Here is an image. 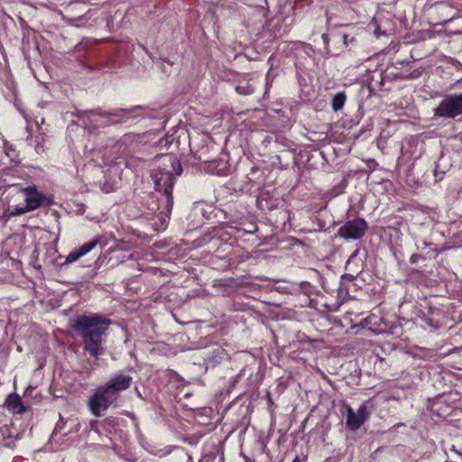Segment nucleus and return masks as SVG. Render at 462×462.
<instances>
[{"instance_id":"nucleus-1","label":"nucleus","mask_w":462,"mask_h":462,"mask_svg":"<svg viewBox=\"0 0 462 462\" xmlns=\"http://www.w3.org/2000/svg\"><path fill=\"white\" fill-rule=\"evenodd\" d=\"M110 324L109 319L97 314L81 315L75 319L72 328L81 338L85 353L96 359L105 354V336Z\"/></svg>"},{"instance_id":"nucleus-2","label":"nucleus","mask_w":462,"mask_h":462,"mask_svg":"<svg viewBox=\"0 0 462 462\" xmlns=\"http://www.w3.org/2000/svg\"><path fill=\"white\" fill-rule=\"evenodd\" d=\"M132 382V376L120 374L110 378L105 384L98 386L88 398V406L90 411L99 417L118 399L121 392L131 386Z\"/></svg>"},{"instance_id":"nucleus-3","label":"nucleus","mask_w":462,"mask_h":462,"mask_svg":"<svg viewBox=\"0 0 462 462\" xmlns=\"http://www.w3.org/2000/svg\"><path fill=\"white\" fill-rule=\"evenodd\" d=\"M17 194L23 196L25 204L23 206H16L14 209H6L4 214L5 217L20 216L42 206L53 204L52 199L40 192L34 185L19 189Z\"/></svg>"},{"instance_id":"nucleus-4","label":"nucleus","mask_w":462,"mask_h":462,"mask_svg":"<svg viewBox=\"0 0 462 462\" xmlns=\"http://www.w3.org/2000/svg\"><path fill=\"white\" fill-rule=\"evenodd\" d=\"M92 429L99 436L98 445L110 448L113 446V438L116 435L118 422L116 418H106L91 424Z\"/></svg>"},{"instance_id":"nucleus-5","label":"nucleus","mask_w":462,"mask_h":462,"mask_svg":"<svg viewBox=\"0 0 462 462\" xmlns=\"http://www.w3.org/2000/svg\"><path fill=\"white\" fill-rule=\"evenodd\" d=\"M462 114V95L447 96L435 109V116L455 118Z\"/></svg>"},{"instance_id":"nucleus-6","label":"nucleus","mask_w":462,"mask_h":462,"mask_svg":"<svg viewBox=\"0 0 462 462\" xmlns=\"http://www.w3.org/2000/svg\"><path fill=\"white\" fill-rule=\"evenodd\" d=\"M368 228L367 223L363 218H355L346 222L339 227L337 236L345 239H360Z\"/></svg>"},{"instance_id":"nucleus-7","label":"nucleus","mask_w":462,"mask_h":462,"mask_svg":"<svg viewBox=\"0 0 462 462\" xmlns=\"http://www.w3.org/2000/svg\"><path fill=\"white\" fill-rule=\"evenodd\" d=\"M347 416H346V427L350 430H358L367 420L369 416V411L367 410L366 405L363 404L357 410V412H355L354 410L350 407H346Z\"/></svg>"},{"instance_id":"nucleus-8","label":"nucleus","mask_w":462,"mask_h":462,"mask_svg":"<svg viewBox=\"0 0 462 462\" xmlns=\"http://www.w3.org/2000/svg\"><path fill=\"white\" fill-rule=\"evenodd\" d=\"M154 179L156 190H162L169 199H171V192L174 184V178L171 171L156 173L154 175Z\"/></svg>"},{"instance_id":"nucleus-9","label":"nucleus","mask_w":462,"mask_h":462,"mask_svg":"<svg viewBox=\"0 0 462 462\" xmlns=\"http://www.w3.org/2000/svg\"><path fill=\"white\" fill-rule=\"evenodd\" d=\"M5 405L13 413L22 414L26 411V407L23 403L21 397L16 393L9 394Z\"/></svg>"},{"instance_id":"nucleus-10","label":"nucleus","mask_w":462,"mask_h":462,"mask_svg":"<svg viewBox=\"0 0 462 462\" xmlns=\"http://www.w3.org/2000/svg\"><path fill=\"white\" fill-rule=\"evenodd\" d=\"M346 99V96L344 92H339V93L336 94L333 97L332 104H331L333 110L336 112L341 110L344 106Z\"/></svg>"},{"instance_id":"nucleus-11","label":"nucleus","mask_w":462,"mask_h":462,"mask_svg":"<svg viewBox=\"0 0 462 462\" xmlns=\"http://www.w3.org/2000/svg\"><path fill=\"white\" fill-rule=\"evenodd\" d=\"M99 243H100V236H97V237L94 238L93 240H91L90 242L82 245L78 250L79 251L80 254L83 256L86 254H88V252H90L92 249H94L97 246V245H98Z\"/></svg>"},{"instance_id":"nucleus-12","label":"nucleus","mask_w":462,"mask_h":462,"mask_svg":"<svg viewBox=\"0 0 462 462\" xmlns=\"http://www.w3.org/2000/svg\"><path fill=\"white\" fill-rule=\"evenodd\" d=\"M169 161L171 164V171L176 175H180V173L182 171V166H181L180 160L174 156H169Z\"/></svg>"},{"instance_id":"nucleus-13","label":"nucleus","mask_w":462,"mask_h":462,"mask_svg":"<svg viewBox=\"0 0 462 462\" xmlns=\"http://www.w3.org/2000/svg\"><path fill=\"white\" fill-rule=\"evenodd\" d=\"M82 255L80 254L79 251H75V252H71L69 254V255L67 256L66 258V261L65 263H73L75 261H77L79 257H81Z\"/></svg>"},{"instance_id":"nucleus-14","label":"nucleus","mask_w":462,"mask_h":462,"mask_svg":"<svg viewBox=\"0 0 462 462\" xmlns=\"http://www.w3.org/2000/svg\"><path fill=\"white\" fill-rule=\"evenodd\" d=\"M137 108H140V106H135V107H133V108H130V109H118L116 111L115 114H113V116H123L125 114H129V113H132L134 111H135V109Z\"/></svg>"},{"instance_id":"nucleus-15","label":"nucleus","mask_w":462,"mask_h":462,"mask_svg":"<svg viewBox=\"0 0 462 462\" xmlns=\"http://www.w3.org/2000/svg\"><path fill=\"white\" fill-rule=\"evenodd\" d=\"M421 71L419 69H414L408 77L407 79H417L420 76Z\"/></svg>"},{"instance_id":"nucleus-16","label":"nucleus","mask_w":462,"mask_h":462,"mask_svg":"<svg viewBox=\"0 0 462 462\" xmlns=\"http://www.w3.org/2000/svg\"><path fill=\"white\" fill-rule=\"evenodd\" d=\"M420 258H422V256L419 254H413L411 256V263H416Z\"/></svg>"},{"instance_id":"nucleus-17","label":"nucleus","mask_w":462,"mask_h":462,"mask_svg":"<svg viewBox=\"0 0 462 462\" xmlns=\"http://www.w3.org/2000/svg\"><path fill=\"white\" fill-rule=\"evenodd\" d=\"M162 142H164L165 143H168V140L167 139H161L159 141V143H162Z\"/></svg>"},{"instance_id":"nucleus-18","label":"nucleus","mask_w":462,"mask_h":462,"mask_svg":"<svg viewBox=\"0 0 462 462\" xmlns=\"http://www.w3.org/2000/svg\"><path fill=\"white\" fill-rule=\"evenodd\" d=\"M292 462H300L299 457H296Z\"/></svg>"},{"instance_id":"nucleus-19","label":"nucleus","mask_w":462,"mask_h":462,"mask_svg":"<svg viewBox=\"0 0 462 462\" xmlns=\"http://www.w3.org/2000/svg\"><path fill=\"white\" fill-rule=\"evenodd\" d=\"M6 155H7V156H9V157H11L12 152H6Z\"/></svg>"},{"instance_id":"nucleus-20","label":"nucleus","mask_w":462,"mask_h":462,"mask_svg":"<svg viewBox=\"0 0 462 462\" xmlns=\"http://www.w3.org/2000/svg\"><path fill=\"white\" fill-rule=\"evenodd\" d=\"M6 155H7V156H9V157H11L12 152H6Z\"/></svg>"}]
</instances>
